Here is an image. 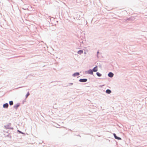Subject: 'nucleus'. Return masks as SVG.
Masks as SVG:
<instances>
[{"label": "nucleus", "mask_w": 147, "mask_h": 147, "mask_svg": "<svg viewBox=\"0 0 147 147\" xmlns=\"http://www.w3.org/2000/svg\"><path fill=\"white\" fill-rule=\"evenodd\" d=\"M87 81V79H81L80 81L82 82H85Z\"/></svg>", "instance_id": "2"}, {"label": "nucleus", "mask_w": 147, "mask_h": 147, "mask_svg": "<svg viewBox=\"0 0 147 147\" xmlns=\"http://www.w3.org/2000/svg\"><path fill=\"white\" fill-rule=\"evenodd\" d=\"M83 51L82 50H79L78 51V54L80 55L82 53H83Z\"/></svg>", "instance_id": "7"}, {"label": "nucleus", "mask_w": 147, "mask_h": 147, "mask_svg": "<svg viewBox=\"0 0 147 147\" xmlns=\"http://www.w3.org/2000/svg\"><path fill=\"white\" fill-rule=\"evenodd\" d=\"M29 94H29V92H28V93H27L26 95V98H27L28 96L29 95Z\"/></svg>", "instance_id": "12"}, {"label": "nucleus", "mask_w": 147, "mask_h": 147, "mask_svg": "<svg viewBox=\"0 0 147 147\" xmlns=\"http://www.w3.org/2000/svg\"><path fill=\"white\" fill-rule=\"evenodd\" d=\"M98 69L97 68V67L96 66L95 67H94L93 69V71L94 72H96L97 71Z\"/></svg>", "instance_id": "4"}, {"label": "nucleus", "mask_w": 147, "mask_h": 147, "mask_svg": "<svg viewBox=\"0 0 147 147\" xmlns=\"http://www.w3.org/2000/svg\"><path fill=\"white\" fill-rule=\"evenodd\" d=\"M8 106V105L7 103H5L3 105V107L4 108H7Z\"/></svg>", "instance_id": "6"}, {"label": "nucleus", "mask_w": 147, "mask_h": 147, "mask_svg": "<svg viewBox=\"0 0 147 147\" xmlns=\"http://www.w3.org/2000/svg\"><path fill=\"white\" fill-rule=\"evenodd\" d=\"M109 77H112L113 76V74L111 72H110L108 74Z\"/></svg>", "instance_id": "3"}, {"label": "nucleus", "mask_w": 147, "mask_h": 147, "mask_svg": "<svg viewBox=\"0 0 147 147\" xmlns=\"http://www.w3.org/2000/svg\"><path fill=\"white\" fill-rule=\"evenodd\" d=\"M9 105H13V102L12 101H10L9 102Z\"/></svg>", "instance_id": "11"}, {"label": "nucleus", "mask_w": 147, "mask_h": 147, "mask_svg": "<svg viewBox=\"0 0 147 147\" xmlns=\"http://www.w3.org/2000/svg\"><path fill=\"white\" fill-rule=\"evenodd\" d=\"M96 74L99 77H100L102 75L100 73H99V72H97L96 73Z\"/></svg>", "instance_id": "10"}, {"label": "nucleus", "mask_w": 147, "mask_h": 147, "mask_svg": "<svg viewBox=\"0 0 147 147\" xmlns=\"http://www.w3.org/2000/svg\"><path fill=\"white\" fill-rule=\"evenodd\" d=\"M106 92L107 94H110L111 92V91L110 90L108 89L106 90Z\"/></svg>", "instance_id": "8"}, {"label": "nucleus", "mask_w": 147, "mask_h": 147, "mask_svg": "<svg viewBox=\"0 0 147 147\" xmlns=\"http://www.w3.org/2000/svg\"><path fill=\"white\" fill-rule=\"evenodd\" d=\"M19 132H20V133H22V132H20V131H19Z\"/></svg>", "instance_id": "13"}, {"label": "nucleus", "mask_w": 147, "mask_h": 147, "mask_svg": "<svg viewBox=\"0 0 147 147\" xmlns=\"http://www.w3.org/2000/svg\"><path fill=\"white\" fill-rule=\"evenodd\" d=\"M113 136H114L115 138L116 139H117V140H121V138H119V137H117L116 136V134H113Z\"/></svg>", "instance_id": "1"}, {"label": "nucleus", "mask_w": 147, "mask_h": 147, "mask_svg": "<svg viewBox=\"0 0 147 147\" xmlns=\"http://www.w3.org/2000/svg\"><path fill=\"white\" fill-rule=\"evenodd\" d=\"M88 73L91 74H93V71L91 69H90L88 71Z\"/></svg>", "instance_id": "5"}, {"label": "nucleus", "mask_w": 147, "mask_h": 147, "mask_svg": "<svg viewBox=\"0 0 147 147\" xmlns=\"http://www.w3.org/2000/svg\"><path fill=\"white\" fill-rule=\"evenodd\" d=\"M79 75V73L77 72V73H75L73 74V76H78Z\"/></svg>", "instance_id": "9"}]
</instances>
